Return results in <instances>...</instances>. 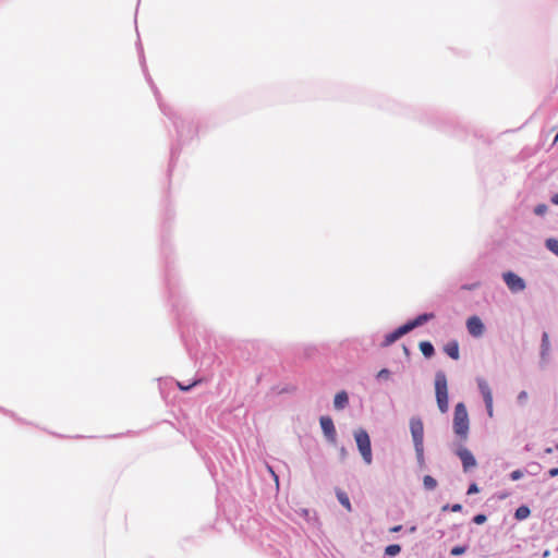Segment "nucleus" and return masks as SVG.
Returning <instances> with one entry per match:
<instances>
[{"instance_id": "1", "label": "nucleus", "mask_w": 558, "mask_h": 558, "mask_svg": "<svg viewBox=\"0 0 558 558\" xmlns=\"http://www.w3.org/2000/svg\"><path fill=\"white\" fill-rule=\"evenodd\" d=\"M453 430L462 440L469 435V415L464 403L460 402L454 408Z\"/></svg>"}, {"instance_id": "2", "label": "nucleus", "mask_w": 558, "mask_h": 558, "mask_svg": "<svg viewBox=\"0 0 558 558\" xmlns=\"http://www.w3.org/2000/svg\"><path fill=\"white\" fill-rule=\"evenodd\" d=\"M435 392L438 409L441 413H446L449 408L448 385L445 373L438 372L435 376Z\"/></svg>"}, {"instance_id": "3", "label": "nucleus", "mask_w": 558, "mask_h": 558, "mask_svg": "<svg viewBox=\"0 0 558 558\" xmlns=\"http://www.w3.org/2000/svg\"><path fill=\"white\" fill-rule=\"evenodd\" d=\"M354 439L357 449L366 464H371L373 461L371 439L366 430L359 428L354 432Z\"/></svg>"}, {"instance_id": "4", "label": "nucleus", "mask_w": 558, "mask_h": 558, "mask_svg": "<svg viewBox=\"0 0 558 558\" xmlns=\"http://www.w3.org/2000/svg\"><path fill=\"white\" fill-rule=\"evenodd\" d=\"M410 429H411V435H412V438H413V442H414V447H415V451H416L417 458L422 459L423 458V452H424V445H423L424 426H423V422L420 418H416V417L411 418V421H410Z\"/></svg>"}, {"instance_id": "5", "label": "nucleus", "mask_w": 558, "mask_h": 558, "mask_svg": "<svg viewBox=\"0 0 558 558\" xmlns=\"http://www.w3.org/2000/svg\"><path fill=\"white\" fill-rule=\"evenodd\" d=\"M478 389L483 396L487 414L489 417L494 416V408H493V392L488 385V383L485 379H478L477 380Z\"/></svg>"}, {"instance_id": "6", "label": "nucleus", "mask_w": 558, "mask_h": 558, "mask_svg": "<svg viewBox=\"0 0 558 558\" xmlns=\"http://www.w3.org/2000/svg\"><path fill=\"white\" fill-rule=\"evenodd\" d=\"M502 278L511 292H521L526 287L524 280L512 271L505 272Z\"/></svg>"}, {"instance_id": "7", "label": "nucleus", "mask_w": 558, "mask_h": 558, "mask_svg": "<svg viewBox=\"0 0 558 558\" xmlns=\"http://www.w3.org/2000/svg\"><path fill=\"white\" fill-rule=\"evenodd\" d=\"M456 454L460 458L464 472H469L471 469L476 466V460L468 448L460 446L456 450Z\"/></svg>"}, {"instance_id": "8", "label": "nucleus", "mask_w": 558, "mask_h": 558, "mask_svg": "<svg viewBox=\"0 0 558 558\" xmlns=\"http://www.w3.org/2000/svg\"><path fill=\"white\" fill-rule=\"evenodd\" d=\"M319 423H320L322 429H323L326 438L331 444H335L336 438H337V432H336L332 420L329 416H322L319 420Z\"/></svg>"}, {"instance_id": "9", "label": "nucleus", "mask_w": 558, "mask_h": 558, "mask_svg": "<svg viewBox=\"0 0 558 558\" xmlns=\"http://www.w3.org/2000/svg\"><path fill=\"white\" fill-rule=\"evenodd\" d=\"M466 328L469 333L473 337H481L485 331V326L478 316L469 317Z\"/></svg>"}, {"instance_id": "10", "label": "nucleus", "mask_w": 558, "mask_h": 558, "mask_svg": "<svg viewBox=\"0 0 558 558\" xmlns=\"http://www.w3.org/2000/svg\"><path fill=\"white\" fill-rule=\"evenodd\" d=\"M408 327H405L404 325L400 326L399 328H397L395 331L386 335L385 339H384V342H383V345L384 347H388L390 344H392L395 341H397L400 337H402L403 335L408 333Z\"/></svg>"}, {"instance_id": "11", "label": "nucleus", "mask_w": 558, "mask_h": 558, "mask_svg": "<svg viewBox=\"0 0 558 558\" xmlns=\"http://www.w3.org/2000/svg\"><path fill=\"white\" fill-rule=\"evenodd\" d=\"M434 317H435V315L433 313L422 314V315H418L415 319L404 324V326L408 327L407 328L408 331H411L412 329L425 324L426 322L433 319Z\"/></svg>"}, {"instance_id": "12", "label": "nucleus", "mask_w": 558, "mask_h": 558, "mask_svg": "<svg viewBox=\"0 0 558 558\" xmlns=\"http://www.w3.org/2000/svg\"><path fill=\"white\" fill-rule=\"evenodd\" d=\"M349 403V397L345 391H340L335 396L333 405L337 410L344 409Z\"/></svg>"}, {"instance_id": "13", "label": "nucleus", "mask_w": 558, "mask_h": 558, "mask_svg": "<svg viewBox=\"0 0 558 558\" xmlns=\"http://www.w3.org/2000/svg\"><path fill=\"white\" fill-rule=\"evenodd\" d=\"M444 351L446 354H448L451 359L458 360L459 354V344L457 341H450L444 347Z\"/></svg>"}, {"instance_id": "14", "label": "nucleus", "mask_w": 558, "mask_h": 558, "mask_svg": "<svg viewBox=\"0 0 558 558\" xmlns=\"http://www.w3.org/2000/svg\"><path fill=\"white\" fill-rule=\"evenodd\" d=\"M336 496L339 500V502L350 512L352 511V506H351V502H350V499L348 497V495L341 490V489H336Z\"/></svg>"}, {"instance_id": "15", "label": "nucleus", "mask_w": 558, "mask_h": 558, "mask_svg": "<svg viewBox=\"0 0 558 558\" xmlns=\"http://www.w3.org/2000/svg\"><path fill=\"white\" fill-rule=\"evenodd\" d=\"M420 350L426 357H432L434 355V347L428 341H422L420 342Z\"/></svg>"}, {"instance_id": "16", "label": "nucleus", "mask_w": 558, "mask_h": 558, "mask_svg": "<svg viewBox=\"0 0 558 558\" xmlns=\"http://www.w3.org/2000/svg\"><path fill=\"white\" fill-rule=\"evenodd\" d=\"M531 510L527 506H521L515 510L514 517L517 520H524L529 518Z\"/></svg>"}, {"instance_id": "17", "label": "nucleus", "mask_w": 558, "mask_h": 558, "mask_svg": "<svg viewBox=\"0 0 558 558\" xmlns=\"http://www.w3.org/2000/svg\"><path fill=\"white\" fill-rule=\"evenodd\" d=\"M545 245L550 252H553L555 255L558 256V240L557 239H554V238L547 239L545 242Z\"/></svg>"}, {"instance_id": "18", "label": "nucleus", "mask_w": 558, "mask_h": 558, "mask_svg": "<svg viewBox=\"0 0 558 558\" xmlns=\"http://www.w3.org/2000/svg\"><path fill=\"white\" fill-rule=\"evenodd\" d=\"M400 551L401 547L398 544H392L385 548V554L390 557L397 556Z\"/></svg>"}, {"instance_id": "19", "label": "nucleus", "mask_w": 558, "mask_h": 558, "mask_svg": "<svg viewBox=\"0 0 558 558\" xmlns=\"http://www.w3.org/2000/svg\"><path fill=\"white\" fill-rule=\"evenodd\" d=\"M423 484L426 489L432 490L437 486V481L430 475H425L423 478Z\"/></svg>"}, {"instance_id": "20", "label": "nucleus", "mask_w": 558, "mask_h": 558, "mask_svg": "<svg viewBox=\"0 0 558 558\" xmlns=\"http://www.w3.org/2000/svg\"><path fill=\"white\" fill-rule=\"evenodd\" d=\"M542 347H543V352H546L549 350V338H548L547 332L543 333Z\"/></svg>"}, {"instance_id": "21", "label": "nucleus", "mask_w": 558, "mask_h": 558, "mask_svg": "<svg viewBox=\"0 0 558 558\" xmlns=\"http://www.w3.org/2000/svg\"><path fill=\"white\" fill-rule=\"evenodd\" d=\"M465 553V547L462 546H456L451 549L450 554L452 556H460Z\"/></svg>"}, {"instance_id": "22", "label": "nucleus", "mask_w": 558, "mask_h": 558, "mask_svg": "<svg viewBox=\"0 0 558 558\" xmlns=\"http://www.w3.org/2000/svg\"><path fill=\"white\" fill-rule=\"evenodd\" d=\"M198 383H199V380H195V381H193L192 384H190V385H187V386L182 385L181 383H178L177 385H178V387H179V389H180V390H182V391H187V390H190L192 387L196 386Z\"/></svg>"}, {"instance_id": "23", "label": "nucleus", "mask_w": 558, "mask_h": 558, "mask_svg": "<svg viewBox=\"0 0 558 558\" xmlns=\"http://www.w3.org/2000/svg\"><path fill=\"white\" fill-rule=\"evenodd\" d=\"M389 376H390V372H389V369H387V368H383V369H380V371L378 372V374H377V378L388 379V378H389Z\"/></svg>"}, {"instance_id": "24", "label": "nucleus", "mask_w": 558, "mask_h": 558, "mask_svg": "<svg viewBox=\"0 0 558 558\" xmlns=\"http://www.w3.org/2000/svg\"><path fill=\"white\" fill-rule=\"evenodd\" d=\"M473 521L476 524H483L486 521V515L485 514H477V515L474 517Z\"/></svg>"}, {"instance_id": "25", "label": "nucleus", "mask_w": 558, "mask_h": 558, "mask_svg": "<svg viewBox=\"0 0 558 558\" xmlns=\"http://www.w3.org/2000/svg\"><path fill=\"white\" fill-rule=\"evenodd\" d=\"M478 486L475 483H473L468 488V495L476 494L478 493Z\"/></svg>"}, {"instance_id": "26", "label": "nucleus", "mask_w": 558, "mask_h": 558, "mask_svg": "<svg viewBox=\"0 0 558 558\" xmlns=\"http://www.w3.org/2000/svg\"><path fill=\"white\" fill-rule=\"evenodd\" d=\"M546 209H547L546 205H538L534 211L536 215H542L546 211Z\"/></svg>"}, {"instance_id": "27", "label": "nucleus", "mask_w": 558, "mask_h": 558, "mask_svg": "<svg viewBox=\"0 0 558 558\" xmlns=\"http://www.w3.org/2000/svg\"><path fill=\"white\" fill-rule=\"evenodd\" d=\"M521 476H522V473L520 471H513L511 473V478L512 480H519Z\"/></svg>"}, {"instance_id": "28", "label": "nucleus", "mask_w": 558, "mask_h": 558, "mask_svg": "<svg viewBox=\"0 0 558 558\" xmlns=\"http://www.w3.org/2000/svg\"><path fill=\"white\" fill-rule=\"evenodd\" d=\"M550 477H555L558 475V468H553L548 471Z\"/></svg>"}, {"instance_id": "29", "label": "nucleus", "mask_w": 558, "mask_h": 558, "mask_svg": "<svg viewBox=\"0 0 558 558\" xmlns=\"http://www.w3.org/2000/svg\"><path fill=\"white\" fill-rule=\"evenodd\" d=\"M461 509H462V506H461L460 504H456V505H453V506H452V508H451V510H452L453 512L461 511Z\"/></svg>"}, {"instance_id": "30", "label": "nucleus", "mask_w": 558, "mask_h": 558, "mask_svg": "<svg viewBox=\"0 0 558 558\" xmlns=\"http://www.w3.org/2000/svg\"><path fill=\"white\" fill-rule=\"evenodd\" d=\"M401 529H402V526H401V525H396V526H392V527L390 529V532H391V533H397V532L401 531Z\"/></svg>"}, {"instance_id": "31", "label": "nucleus", "mask_w": 558, "mask_h": 558, "mask_svg": "<svg viewBox=\"0 0 558 558\" xmlns=\"http://www.w3.org/2000/svg\"><path fill=\"white\" fill-rule=\"evenodd\" d=\"M551 202H553L555 205H558V194H555V195L551 197Z\"/></svg>"}, {"instance_id": "32", "label": "nucleus", "mask_w": 558, "mask_h": 558, "mask_svg": "<svg viewBox=\"0 0 558 558\" xmlns=\"http://www.w3.org/2000/svg\"><path fill=\"white\" fill-rule=\"evenodd\" d=\"M526 398V392L525 391H522L520 395H519V399H524Z\"/></svg>"}, {"instance_id": "33", "label": "nucleus", "mask_w": 558, "mask_h": 558, "mask_svg": "<svg viewBox=\"0 0 558 558\" xmlns=\"http://www.w3.org/2000/svg\"><path fill=\"white\" fill-rule=\"evenodd\" d=\"M545 451H546V453H551L553 450H551V448H547Z\"/></svg>"}, {"instance_id": "34", "label": "nucleus", "mask_w": 558, "mask_h": 558, "mask_svg": "<svg viewBox=\"0 0 558 558\" xmlns=\"http://www.w3.org/2000/svg\"><path fill=\"white\" fill-rule=\"evenodd\" d=\"M341 453H342L343 456H345V453H347V452H345L344 448H342V449H341Z\"/></svg>"}, {"instance_id": "35", "label": "nucleus", "mask_w": 558, "mask_h": 558, "mask_svg": "<svg viewBox=\"0 0 558 558\" xmlns=\"http://www.w3.org/2000/svg\"><path fill=\"white\" fill-rule=\"evenodd\" d=\"M557 141H558V134H557V135H556V137H555V142H557Z\"/></svg>"}, {"instance_id": "36", "label": "nucleus", "mask_w": 558, "mask_h": 558, "mask_svg": "<svg viewBox=\"0 0 558 558\" xmlns=\"http://www.w3.org/2000/svg\"><path fill=\"white\" fill-rule=\"evenodd\" d=\"M556 448L558 449V445L556 446Z\"/></svg>"}]
</instances>
